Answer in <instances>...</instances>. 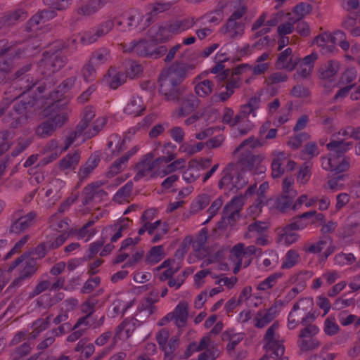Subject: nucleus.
<instances>
[{
  "mask_svg": "<svg viewBox=\"0 0 360 360\" xmlns=\"http://www.w3.org/2000/svg\"><path fill=\"white\" fill-rule=\"evenodd\" d=\"M195 23L194 18H186L184 20H175L174 22H169V30L172 34H178L184 31H186L191 28Z\"/></svg>",
  "mask_w": 360,
  "mask_h": 360,
  "instance_id": "f8f14e48",
  "label": "nucleus"
},
{
  "mask_svg": "<svg viewBox=\"0 0 360 360\" xmlns=\"http://www.w3.org/2000/svg\"><path fill=\"white\" fill-rule=\"evenodd\" d=\"M171 313L174 316L176 326L178 328L184 326L188 317V304L185 301L180 302Z\"/></svg>",
  "mask_w": 360,
  "mask_h": 360,
  "instance_id": "0eeeda50",
  "label": "nucleus"
},
{
  "mask_svg": "<svg viewBox=\"0 0 360 360\" xmlns=\"http://www.w3.org/2000/svg\"><path fill=\"white\" fill-rule=\"evenodd\" d=\"M226 6V2L219 1L214 11L207 13L203 17L207 18L210 23L219 24L224 18V10Z\"/></svg>",
  "mask_w": 360,
  "mask_h": 360,
  "instance_id": "f3484780",
  "label": "nucleus"
},
{
  "mask_svg": "<svg viewBox=\"0 0 360 360\" xmlns=\"http://www.w3.org/2000/svg\"><path fill=\"white\" fill-rule=\"evenodd\" d=\"M210 196L208 194L198 195L195 200L192 202L190 207L191 214H194L205 208L210 202Z\"/></svg>",
  "mask_w": 360,
  "mask_h": 360,
  "instance_id": "5701e85b",
  "label": "nucleus"
},
{
  "mask_svg": "<svg viewBox=\"0 0 360 360\" xmlns=\"http://www.w3.org/2000/svg\"><path fill=\"white\" fill-rule=\"evenodd\" d=\"M63 49L64 46L60 41H56L48 51L43 53L41 61L49 72L48 75L58 72L67 63L68 58L63 51Z\"/></svg>",
  "mask_w": 360,
  "mask_h": 360,
  "instance_id": "f03ea898",
  "label": "nucleus"
},
{
  "mask_svg": "<svg viewBox=\"0 0 360 360\" xmlns=\"http://www.w3.org/2000/svg\"><path fill=\"white\" fill-rule=\"evenodd\" d=\"M34 105V101L29 99L25 101L24 99L15 103L13 106V110L15 115H23L26 113L27 108H31Z\"/></svg>",
  "mask_w": 360,
  "mask_h": 360,
  "instance_id": "4c0bfd02",
  "label": "nucleus"
},
{
  "mask_svg": "<svg viewBox=\"0 0 360 360\" xmlns=\"http://www.w3.org/2000/svg\"><path fill=\"white\" fill-rule=\"evenodd\" d=\"M283 274L281 272L274 273L270 276H269L264 281L261 282L258 285L257 289L258 290H266L267 289H270L273 288L275 285L276 281L283 276Z\"/></svg>",
  "mask_w": 360,
  "mask_h": 360,
  "instance_id": "473e14b6",
  "label": "nucleus"
},
{
  "mask_svg": "<svg viewBox=\"0 0 360 360\" xmlns=\"http://www.w3.org/2000/svg\"><path fill=\"white\" fill-rule=\"evenodd\" d=\"M109 58V51L106 49H101L94 51L90 58V63L94 65L105 63Z\"/></svg>",
  "mask_w": 360,
  "mask_h": 360,
  "instance_id": "c756f323",
  "label": "nucleus"
},
{
  "mask_svg": "<svg viewBox=\"0 0 360 360\" xmlns=\"http://www.w3.org/2000/svg\"><path fill=\"white\" fill-rule=\"evenodd\" d=\"M312 275L313 273L309 271H300L298 274L292 277L291 281L293 283H297L298 288L303 290L306 286V280L310 278Z\"/></svg>",
  "mask_w": 360,
  "mask_h": 360,
  "instance_id": "58836bf2",
  "label": "nucleus"
},
{
  "mask_svg": "<svg viewBox=\"0 0 360 360\" xmlns=\"http://www.w3.org/2000/svg\"><path fill=\"white\" fill-rule=\"evenodd\" d=\"M305 327L302 328L299 335V340L302 338L307 339L309 338H314L319 332V328L316 325H304Z\"/></svg>",
  "mask_w": 360,
  "mask_h": 360,
  "instance_id": "a19ab883",
  "label": "nucleus"
},
{
  "mask_svg": "<svg viewBox=\"0 0 360 360\" xmlns=\"http://www.w3.org/2000/svg\"><path fill=\"white\" fill-rule=\"evenodd\" d=\"M56 129V128L53 124V121L48 119L37 127L36 134L41 138H46L52 135Z\"/></svg>",
  "mask_w": 360,
  "mask_h": 360,
  "instance_id": "a878e982",
  "label": "nucleus"
},
{
  "mask_svg": "<svg viewBox=\"0 0 360 360\" xmlns=\"http://www.w3.org/2000/svg\"><path fill=\"white\" fill-rule=\"evenodd\" d=\"M275 334L274 330L272 328H269L264 335V340L266 343L264 345V349H272V347L275 344L276 345V340L274 339V336Z\"/></svg>",
  "mask_w": 360,
  "mask_h": 360,
  "instance_id": "bf43d9fd",
  "label": "nucleus"
},
{
  "mask_svg": "<svg viewBox=\"0 0 360 360\" xmlns=\"http://www.w3.org/2000/svg\"><path fill=\"white\" fill-rule=\"evenodd\" d=\"M238 20H233L230 18H228L226 24L224 25L226 32L233 31L232 37L241 34L243 30V24L238 21Z\"/></svg>",
  "mask_w": 360,
  "mask_h": 360,
  "instance_id": "c9c22d12",
  "label": "nucleus"
},
{
  "mask_svg": "<svg viewBox=\"0 0 360 360\" xmlns=\"http://www.w3.org/2000/svg\"><path fill=\"white\" fill-rule=\"evenodd\" d=\"M143 100L139 96H133L124 108L126 114L137 116L141 114L143 108Z\"/></svg>",
  "mask_w": 360,
  "mask_h": 360,
  "instance_id": "4468645a",
  "label": "nucleus"
},
{
  "mask_svg": "<svg viewBox=\"0 0 360 360\" xmlns=\"http://www.w3.org/2000/svg\"><path fill=\"white\" fill-rule=\"evenodd\" d=\"M50 286L51 283L47 280L39 282L35 287L34 290L31 293H30L29 298L34 297L35 296L46 290L49 288H50Z\"/></svg>",
  "mask_w": 360,
  "mask_h": 360,
  "instance_id": "0e129e2a",
  "label": "nucleus"
},
{
  "mask_svg": "<svg viewBox=\"0 0 360 360\" xmlns=\"http://www.w3.org/2000/svg\"><path fill=\"white\" fill-rule=\"evenodd\" d=\"M260 162L261 158L259 155H253L250 152L243 153L238 160L241 167L248 170H252Z\"/></svg>",
  "mask_w": 360,
  "mask_h": 360,
  "instance_id": "dca6fc26",
  "label": "nucleus"
},
{
  "mask_svg": "<svg viewBox=\"0 0 360 360\" xmlns=\"http://www.w3.org/2000/svg\"><path fill=\"white\" fill-rule=\"evenodd\" d=\"M36 216V212L32 211L15 219L10 226L9 232L19 234L25 231L34 224Z\"/></svg>",
  "mask_w": 360,
  "mask_h": 360,
  "instance_id": "39448f33",
  "label": "nucleus"
},
{
  "mask_svg": "<svg viewBox=\"0 0 360 360\" xmlns=\"http://www.w3.org/2000/svg\"><path fill=\"white\" fill-rule=\"evenodd\" d=\"M294 184V178L292 176H287L283 180L282 184V193H289L291 197H296L297 195V191L292 188Z\"/></svg>",
  "mask_w": 360,
  "mask_h": 360,
  "instance_id": "49530a36",
  "label": "nucleus"
},
{
  "mask_svg": "<svg viewBox=\"0 0 360 360\" xmlns=\"http://www.w3.org/2000/svg\"><path fill=\"white\" fill-rule=\"evenodd\" d=\"M49 245L47 242L41 243L39 245H37L35 248L30 250L29 252H32V255H36L37 256V259H42L44 258L46 253L50 250L49 248Z\"/></svg>",
  "mask_w": 360,
  "mask_h": 360,
  "instance_id": "5fc2aeb1",
  "label": "nucleus"
},
{
  "mask_svg": "<svg viewBox=\"0 0 360 360\" xmlns=\"http://www.w3.org/2000/svg\"><path fill=\"white\" fill-rule=\"evenodd\" d=\"M172 102L181 104L179 110V115L186 116L194 111L198 107L200 100L192 93H187L186 89L178 101Z\"/></svg>",
  "mask_w": 360,
  "mask_h": 360,
  "instance_id": "20e7f679",
  "label": "nucleus"
},
{
  "mask_svg": "<svg viewBox=\"0 0 360 360\" xmlns=\"http://www.w3.org/2000/svg\"><path fill=\"white\" fill-rule=\"evenodd\" d=\"M309 138L308 134L302 132L295 135L294 137L288 141V144L292 150L298 149L304 141Z\"/></svg>",
  "mask_w": 360,
  "mask_h": 360,
  "instance_id": "37998d69",
  "label": "nucleus"
},
{
  "mask_svg": "<svg viewBox=\"0 0 360 360\" xmlns=\"http://www.w3.org/2000/svg\"><path fill=\"white\" fill-rule=\"evenodd\" d=\"M169 338V333L167 329L163 328L156 334V340L159 345L160 349L163 351Z\"/></svg>",
  "mask_w": 360,
  "mask_h": 360,
  "instance_id": "09e8293b",
  "label": "nucleus"
},
{
  "mask_svg": "<svg viewBox=\"0 0 360 360\" xmlns=\"http://www.w3.org/2000/svg\"><path fill=\"white\" fill-rule=\"evenodd\" d=\"M164 257V248L162 245L153 247L146 256V262L149 264H156Z\"/></svg>",
  "mask_w": 360,
  "mask_h": 360,
  "instance_id": "cd10ccee",
  "label": "nucleus"
},
{
  "mask_svg": "<svg viewBox=\"0 0 360 360\" xmlns=\"http://www.w3.org/2000/svg\"><path fill=\"white\" fill-rule=\"evenodd\" d=\"M51 316L52 315L50 314L45 319H39L34 322L33 326L34 327V331H36L37 334L45 330L50 326Z\"/></svg>",
  "mask_w": 360,
  "mask_h": 360,
  "instance_id": "8fccbe9b",
  "label": "nucleus"
},
{
  "mask_svg": "<svg viewBox=\"0 0 360 360\" xmlns=\"http://www.w3.org/2000/svg\"><path fill=\"white\" fill-rule=\"evenodd\" d=\"M281 238L285 240L288 245H291L296 242L299 238V235L294 232V231H287L286 229H283V233L280 234Z\"/></svg>",
  "mask_w": 360,
  "mask_h": 360,
  "instance_id": "e2e57ef3",
  "label": "nucleus"
},
{
  "mask_svg": "<svg viewBox=\"0 0 360 360\" xmlns=\"http://www.w3.org/2000/svg\"><path fill=\"white\" fill-rule=\"evenodd\" d=\"M26 116L15 115L11 112H9L8 115L3 118L4 122H9V127L11 129H18L20 127L26 122Z\"/></svg>",
  "mask_w": 360,
  "mask_h": 360,
  "instance_id": "bb28decb",
  "label": "nucleus"
},
{
  "mask_svg": "<svg viewBox=\"0 0 360 360\" xmlns=\"http://www.w3.org/2000/svg\"><path fill=\"white\" fill-rule=\"evenodd\" d=\"M142 15L138 10L131 9L128 13L122 16L123 20L129 28L131 30L139 26L142 20Z\"/></svg>",
  "mask_w": 360,
  "mask_h": 360,
  "instance_id": "aec40b11",
  "label": "nucleus"
},
{
  "mask_svg": "<svg viewBox=\"0 0 360 360\" xmlns=\"http://www.w3.org/2000/svg\"><path fill=\"white\" fill-rule=\"evenodd\" d=\"M108 75L110 77L109 82L110 87L116 89L120 85L123 84L127 80V75L123 72H117L115 69L110 68L108 70Z\"/></svg>",
  "mask_w": 360,
  "mask_h": 360,
  "instance_id": "4be33fe9",
  "label": "nucleus"
},
{
  "mask_svg": "<svg viewBox=\"0 0 360 360\" xmlns=\"http://www.w3.org/2000/svg\"><path fill=\"white\" fill-rule=\"evenodd\" d=\"M155 302L156 300L151 297L146 298L139 304L138 311L140 312L147 311H148L149 315L153 314L156 309L155 307L154 306V303Z\"/></svg>",
  "mask_w": 360,
  "mask_h": 360,
  "instance_id": "a18cd8bd",
  "label": "nucleus"
},
{
  "mask_svg": "<svg viewBox=\"0 0 360 360\" xmlns=\"http://www.w3.org/2000/svg\"><path fill=\"white\" fill-rule=\"evenodd\" d=\"M212 87L213 82L211 80L205 79L195 86V91L198 96L205 97L211 94Z\"/></svg>",
  "mask_w": 360,
  "mask_h": 360,
  "instance_id": "2f4dec72",
  "label": "nucleus"
},
{
  "mask_svg": "<svg viewBox=\"0 0 360 360\" xmlns=\"http://www.w3.org/2000/svg\"><path fill=\"white\" fill-rule=\"evenodd\" d=\"M340 69V63L335 60H330L322 64L319 70V77L328 79L335 76Z\"/></svg>",
  "mask_w": 360,
  "mask_h": 360,
  "instance_id": "6e6552de",
  "label": "nucleus"
},
{
  "mask_svg": "<svg viewBox=\"0 0 360 360\" xmlns=\"http://www.w3.org/2000/svg\"><path fill=\"white\" fill-rule=\"evenodd\" d=\"M8 53L10 57L20 58L25 54L24 46L14 47L13 46H6V41L0 40V56Z\"/></svg>",
  "mask_w": 360,
  "mask_h": 360,
  "instance_id": "a211bd4d",
  "label": "nucleus"
},
{
  "mask_svg": "<svg viewBox=\"0 0 360 360\" xmlns=\"http://www.w3.org/2000/svg\"><path fill=\"white\" fill-rule=\"evenodd\" d=\"M29 238V235L24 236L21 239L18 241L13 248L6 254L4 257V260H7L11 258L15 252L20 250L23 245L27 242Z\"/></svg>",
  "mask_w": 360,
  "mask_h": 360,
  "instance_id": "13d9d810",
  "label": "nucleus"
},
{
  "mask_svg": "<svg viewBox=\"0 0 360 360\" xmlns=\"http://www.w3.org/2000/svg\"><path fill=\"white\" fill-rule=\"evenodd\" d=\"M77 78L75 77H70L65 79L57 87V90L54 94L60 93L61 95L69 91L75 84Z\"/></svg>",
  "mask_w": 360,
  "mask_h": 360,
  "instance_id": "de8ad7c7",
  "label": "nucleus"
},
{
  "mask_svg": "<svg viewBox=\"0 0 360 360\" xmlns=\"http://www.w3.org/2000/svg\"><path fill=\"white\" fill-rule=\"evenodd\" d=\"M114 25L113 20L108 19L103 21L91 30L84 32L81 37V41L85 44L94 43L96 41L98 38L104 37L109 33L114 27Z\"/></svg>",
  "mask_w": 360,
  "mask_h": 360,
  "instance_id": "7ed1b4c3",
  "label": "nucleus"
},
{
  "mask_svg": "<svg viewBox=\"0 0 360 360\" xmlns=\"http://www.w3.org/2000/svg\"><path fill=\"white\" fill-rule=\"evenodd\" d=\"M340 330L339 326L335 322V319L333 316H328L324 321V332L327 335L333 336L336 335Z\"/></svg>",
  "mask_w": 360,
  "mask_h": 360,
  "instance_id": "e433bc0d",
  "label": "nucleus"
},
{
  "mask_svg": "<svg viewBox=\"0 0 360 360\" xmlns=\"http://www.w3.org/2000/svg\"><path fill=\"white\" fill-rule=\"evenodd\" d=\"M150 49H151V44L146 40H141L135 42L134 53L139 56H149Z\"/></svg>",
  "mask_w": 360,
  "mask_h": 360,
  "instance_id": "f704fd0d",
  "label": "nucleus"
},
{
  "mask_svg": "<svg viewBox=\"0 0 360 360\" xmlns=\"http://www.w3.org/2000/svg\"><path fill=\"white\" fill-rule=\"evenodd\" d=\"M321 342L316 338H309L307 339L302 338V340H298L297 345L302 352H307L309 351H312L316 349L321 346Z\"/></svg>",
  "mask_w": 360,
  "mask_h": 360,
  "instance_id": "393cba45",
  "label": "nucleus"
},
{
  "mask_svg": "<svg viewBox=\"0 0 360 360\" xmlns=\"http://www.w3.org/2000/svg\"><path fill=\"white\" fill-rule=\"evenodd\" d=\"M170 34H172V33L169 30V24L167 22L165 25L159 27L156 32V38L157 40L167 41L169 39Z\"/></svg>",
  "mask_w": 360,
  "mask_h": 360,
  "instance_id": "052dcab7",
  "label": "nucleus"
},
{
  "mask_svg": "<svg viewBox=\"0 0 360 360\" xmlns=\"http://www.w3.org/2000/svg\"><path fill=\"white\" fill-rule=\"evenodd\" d=\"M93 63L89 61L82 68V75L86 82H92L96 79V72Z\"/></svg>",
  "mask_w": 360,
  "mask_h": 360,
  "instance_id": "79ce46f5",
  "label": "nucleus"
},
{
  "mask_svg": "<svg viewBox=\"0 0 360 360\" xmlns=\"http://www.w3.org/2000/svg\"><path fill=\"white\" fill-rule=\"evenodd\" d=\"M25 262V266L20 276L13 281L10 285L11 287H18L22 284V282L27 278H30L34 274L37 270V259L33 257H28Z\"/></svg>",
  "mask_w": 360,
  "mask_h": 360,
  "instance_id": "423d86ee",
  "label": "nucleus"
},
{
  "mask_svg": "<svg viewBox=\"0 0 360 360\" xmlns=\"http://www.w3.org/2000/svg\"><path fill=\"white\" fill-rule=\"evenodd\" d=\"M290 94L295 98H307L310 92L307 87L297 84L292 89Z\"/></svg>",
  "mask_w": 360,
  "mask_h": 360,
  "instance_id": "603ef678",
  "label": "nucleus"
},
{
  "mask_svg": "<svg viewBox=\"0 0 360 360\" xmlns=\"http://www.w3.org/2000/svg\"><path fill=\"white\" fill-rule=\"evenodd\" d=\"M105 182L102 181H97L92 182L86 186L82 190V203L83 205H89L96 197V190L103 186Z\"/></svg>",
  "mask_w": 360,
  "mask_h": 360,
  "instance_id": "9d476101",
  "label": "nucleus"
},
{
  "mask_svg": "<svg viewBox=\"0 0 360 360\" xmlns=\"http://www.w3.org/2000/svg\"><path fill=\"white\" fill-rule=\"evenodd\" d=\"M110 0H88L85 5L78 8V13L84 15H90L96 13Z\"/></svg>",
  "mask_w": 360,
  "mask_h": 360,
  "instance_id": "2eb2a0df",
  "label": "nucleus"
},
{
  "mask_svg": "<svg viewBox=\"0 0 360 360\" xmlns=\"http://www.w3.org/2000/svg\"><path fill=\"white\" fill-rule=\"evenodd\" d=\"M44 2L46 6L62 11L70 6L72 0H44Z\"/></svg>",
  "mask_w": 360,
  "mask_h": 360,
  "instance_id": "ea45409f",
  "label": "nucleus"
},
{
  "mask_svg": "<svg viewBox=\"0 0 360 360\" xmlns=\"http://www.w3.org/2000/svg\"><path fill=\"white\" fill-rule=\"evenodd\" d=\"M167 52V48L166 46L162 45V46L155 48L151 44V49H150L148 58L158 59V58L163 56L164 55H165Z\"/></svg>",
  "mask_w": 360,
  "mask_h": 360,
  "instance_id": "680f3d73",
  "label": "nucleus"
},
{
  "mask_svg": "<svg viewBox=\"0 0 360 360\" xmlns=\"http://www.w3.org/2000/svg\"><path fill=\"white\" fill-rule=\"evenodd\" d=\"M300 259V255L295 250H290L287 252L282 264V269H290L295 266Z\"/></svg>",
  "mask_w": 360,
  "mask_h": 360,
  "instance_id": "7c9ffc66",
  "label": "nucleus"
},
{
  "mask_svg": "<svg viewBox=\"0 0 360 360\" xmlns=\"http://www.w3.org/2000/svg\"><path fill=\"white\" fill-rule=\"evenodd\" d=\"M194 68V65L176 60L161 71L158 77L159 92L167 101H178L181 98L187 89L183 82Z\"/></svg>",
  "mask_w": 360,
  "mask_h": 360,
  "instance_id": "f257e3e1",
  "label": "nucleus"
},
{
  "mask_svg": "<svg viewBox=\"0 0 360 360\" xmlns=\"http://www.w3.org/2000/svg\"><path fill=\"white\" fill-rule=\"evenodd\" d=\"M205 146V143L202 142L198 143L195 146L182 145L180 147V150L187 153L188 155L191 156L197 152L201 151Z\"/></svg>",
  "mask_w": 360,
  "mask_h": 360,
  "instance_id": "864d4df0",
  "label": "nucleus"
},
{
  "mask_svg": "<svg viewBox=\"0 0 360 360\" xmlns=\"http://www.w3.org/2000/svg\"><path fill=\"white\" fill-rule=\"evenodd\" d=\"M335 160H333L332 158H328L327 166L323 167L324 169L334 172L335 174H338L349 169L350 158L349 157H345L338 165H335L337 164Z\"/></svg>",
  "mask_w": 360,
  "mask_h": 360,
  "instance_id": "ddd939ff",
  "label": "nucleus"
},
{
  "mask_svg": "<svg viewBox=\"0 0 360 360\" xmlns=\"http://www.w3.org/2000/svg\"><path fill=\"white\" fill-rule=\"evenodd\" d=\"M276 314V306L274 305L271 307L265 314H263L262 311H259L257 314L255 320L256 323L255 326L258 328H262L270 323L272 320L274 319Z\"/></svg>",
  "mask_w": 360,
  "mask_h": 360,
  "instance_id": "9b49d317",
  "label": "nucleus"
},
{
  "mask_svg": "<svg viewBox=\"0 0 360 360\" xmlns=\"http://www.w3.org/2000/svg\"><path fill=\"white\" fill-rule=\"evenodd\" d=\"M295 197H291L289 193H282L281 195L274 200L276 207L281 212H286L288 209L292 205Z\"/></svg>",
  "mask_w": 360,
  "mask_h": 360,
  "instance_id": "b1692460",
  "label": "nucleus"
},
{
  "mask_svg": "<svg viewBox=\"0 0 360 360\" xmlns=\"http://www.w3.org/2000/svg\"><path fill=\"white\" fill-rule=\"evenodd\" d=\"M80 160V153L75 150L72 154L68 153L58 162L59 169L62 171L66 169L75 170Z\"/></svg>",
  "mask_w": 360,
  "mask_h": 360,
  "instance_id": "1a4fd4ad",
  "label": "nucleus"
},
{
  "mask_svg": "<svg viewBox=\"0 0 360 360\" xmlns=\"http://www.w3.org/2000/svg\"><path fill=\"white\" fill-rule=\"evenodd\" d=\"M326 147L330 152L329 158L333 160L342 157L348 151L343 144V141H332L326 145Z\"/></svg>",
  "mask_w": 360,
  "mask_h": 360,
  "instance_id": "6ab92c4d",
  "label": "nucleus"
},
{
  "mask_svg": "<svg viewBox=\"0 0 360 360\" xmlns=\"http://www.w3.org/2000/svg\"><path fill=\"white\" fill-rule=\"evenodd\" d=\"M133 186V182L131 181H128L117 191L113 197V201L121 203L123 200H126L131 195Z\"/></svg>",
  "mask_w": 360,
  "mask_h": 360,
  "instance_id": "c85d7f7f",
  "label": "nucleus"
},
{
  "mask_svg": "<svg viewBox=\"0 0 360 360\" xmlns=\"http://www.w3.org/2000/svg\"><path fill=\"white\" fill-rule=\"evenodd\" d=\"M31 349L32 347L30 342H26L15 348L14 355L22 357L27 355L31 352Z\"/></svg>",
  "mask_w": 360,
  "mask_h": 360,
  "instance_id": "774afa93",
  "label": "nucleus"
},
{
  "mask_svg": "<svg viewBox=\"0 0 360 360\" xmlns=\"http://www.w3.org/2000/svg\"><path fill=\"white\" fill-rule=\"evenodd\" d=\"M56 11L58 10L49 6V8L48 9H44L42 11H39L38 13L42 20V23H44L45 22L55 18L56 16Z\"/></svg>",
  "mask_w": 360,
  "mask_h": 360,
  "instance_id": "338daca9",
  "label": "nucleus"
},
{
  "mask_svg": "<svg viewBox=\"0 0 360 360\" xmlns=\"http://www.w3.org/2000/svg\"><path fill=\"white\" fill-rule=\"evenodd\" d=\"M312 11V6L309 4L307 3H299L297 4L295 8L293 11L298 15L301 18L305 16L306 15L311 13Z\"/></svg>",
  "mask_w": 360,
  "mask_h": 360,
  "instance_id": "3c124183",
  "label": "nucleus"
},
{
  "mask_svg": "<svg viewBox=\"0 0 360 360\" xmlns=\"http://www.w3.org/2000/svg\"><path fill=\"white\" fill-rule=\"evenodd\" d=\"M233 110L228 107L224 108V114L222 118V122L224 124H229L231 127L236 125V118H233Z\"/></svg>",
  "mask_w": 360,
  "mask_h": 360,
  "instance_id": "69168bd1",
  "label": "nucleus"
},
{
  "mask_svg": "<svg viewBox=\"0 0 360 360\" xmlns=\"http://www.w3.org/2000/svg\"><path fill=\"white\" fill-rule=\"evenodd\" d=\"M185 160L183 158L178 159L167 166L164 170V174L167 175L177 169H183L184 167Z\"/></svg>",
  "mask_w": 360,
  "mask_h": 360,
  "instance_id": "4d7b16f0",
  "label": "nucleus"
},
{
  "mask_svg": "<svg viewBox=\"0 0 360 360\" xmlns=\"http://www.w3.org/2000/svg\"><path fill=\"white\" fill-rule=\"evenodd\" d=\"M179 345V339L177 336L172 337L167 342L163 349L165 357L170 356L178 348Z\"/></svg>",
  "mask_w": 360,
  "mask_h": 360,
  "instance_id": "c03bdc74",
  "label": "nucleus"
},
{
  "mask_svg": "<svg viewBox=\"0 0 360 360\" xmlns=\"http://www.w3.org/2000/svg\"><path fill=\"white\" fill-rule=\"evenodd\" d=\"M127 77L134 78L142 72V66L136 61L128 60L125 63Z\"/></svg>",
  "mask_w": 360,
  "mask_h": 360,
  "instance_id": "72a5a7b5",
  "label": "nucleus"
},
{
  "mask_svg": "<svg viewBox=\"0 0 360 360\" xmlns=\"http://www.w3.org/2000/svg\"><path fill=\"white\" fill-rule=\"evenodd\" d=\"M27 16V12L22 8H20L5 15L4 23L9 26L15 24L16 22L25 20Z\"/></svg>",
  "mask_w": 360,
  "mask_h": 360,
  "instance_id": "412c9836",
  "label": "nucleus"
},
{
  "mask_svg": "<svg viewBox=\"0 0 360 360\" xmlns=\"http://www.w3.org/2000/svg\"><path fill=\"white\" fill-rule=\"evenodd\" d=\"M223 201L220 198H217L210 205L207 210V212L210 214L208 219L203 223L207 224L211 219L216 215L219 209L221 207Z\"/></svg>",
  "mask_w": 360,
  "mask_h": 360,
  "instance_id": "6e6d98bb",
  "label": "nucleus"
}]
</instances>
